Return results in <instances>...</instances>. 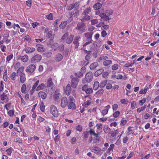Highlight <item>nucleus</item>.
<instances>
[{
	"label": "nucleus",
	"mask_w": 159,
	"mask_h": 159,
	"mask_svg": "<svg viewBox=\"0 0 159 159\" xmlns=\"http://www.w3.org/2000/svg\"><path fill=\"white\" fill-rule=\"evenodd\" d=\"M91 10L90 7H88L84 9L79 19L83 23L89 22L91 19Z\"/></svg>",
	"instance_id": "obj_1"
},
{
	"label": "nucleus",
	"mask_w": 159,
	"mask_h": 159,
	"mask_svg": "<svg viewBox=\"0 0 159 159\" xmlns=\"http://www.w3.org/2000/svg\"><path fill=\"white\" fill-rule=\"evenodd\" d=\"M73 37V35H69L68 33H66L62 36L61 40V42H66L67 43L70 44L72 42Z\"/></svg>",
	"instance_id": "obj_2"
},
{
	"label": "nucleus",
	"mask_w": 159,
	"mask_h": 159,
	"mask_svg": "<svg viewBox=\"0 0 159 159\" xmlns=\"http://www.w3.org/2000/svg\"><path fill=\"white\" fill-rule=\"evenodd\" d=\"M85 24L83 22H78L77 24V26L75 27V29L76 30H78L80 34H82L85 30Z\"/></svg>",
	"instance_id": "obj_3"
},
{
	"label": "nucleus",
	"mask_w": 159,
	"mask_h": 159,
	"mask_svg": "<svg viewBox=\"0 0 159 159\" xmlns=\"http://www.w3.org/2000/svg\"><path fill=\"white\" fill-rule=\"evenodd\" d=\"M93 77V73L91 72H89L86 73L85 75L84 80H83V82H90L92 80Z\"/></svg>",
	"instance_id": "obj_4"
},
{
	"label": "nucleus",
	"mask_w": 159,
	"mask_h": 159,
	"mask_svg": "<svg viewBox=\"0 0 159 159\" xmlns=\"http://www.w3.org/2000/svg\"><path fill=\"white\" fill-rule=\"evenodd\" d=\"M50 112L55 117H57L58 116V111L56 106L54 105L51 106Z\"/></svg>",
	"instance_id": "obj_5"
},
{
	"label": "nucleus",
	"mask_w": 159,
	"mask_h": 159,
	"mask_svg": "<svg viewBox=\"0 0 159 159\" xmlns=\"http://www.w3.org/2000/svg\"><path fill=\"white\" fill-rule=\"evenodd\" d=\"M41 59V56L40 55L37 54L32 57L31 60V61L33 63L39 62Z\"/></svg>",
	"instance_id": "obj_6"
},
{
	"label": "nucleus",
	"mask_w": 159,
	"mask_h": 159,
	"mask_svg": "<svg viewBox=\"0 0 159 159\" xmlns=\"http://www.w3.org/2000/svg\"><path fill=\"white\" fill-rule=\"evenodd\" d=\"M79 82V80L77 78H73L72 79L70 83L71 86L73 88H76Z\"/></svg>",
	"instance_id": "obj_7"
},
{
	"label": "nucleus",
	"mask_w": 159,
	"mask_h": 159,
	"mask_svg": "<svg viewBox=\"0 0 159 159\" xmlns=\"http://www.w3.org/2000/svg\"><path fill=\"white\" fill-rule=\"evenodd\" d=\"M47 86L48 88H51L52 90H55V85L52 82L51 78H49L47 80Z\"/></svg>",
	"instance_id": "obj_8"
},
{
	"label": "nucleus",
	"mask_w": 159,
	"mask_h": 159,
	"mask_svg": "<svg viewBox=\"0 0 159 159\" xmlns=\"http://www.w3.org/2000/svg\"><path fill=\"white\" fill-rule=\"evenodd\" d=\"M68 104V101L66 97H64L61 98V106L62 108L65 107Z\"/></svg>",
	"instance_id": "obj_9"
},
{
	"label": "nucleus",
	"mask_w": 159,
	"mask_h": 159,
	"mask_svg": "<svg viewBox=\"0 0 159 159\" xmlns=\"http://www.w3.org/2000/svg\"><path fill=\"white\" fill-rule=\"evenodd\" d=\"M48 31V33L47 34V37L50 39V42L52 41L53 39L54 38V34H52V31L51 30L48 31V29L46 28L45 30V32Z\"/></svg>",
	"instance_id": "obj_10"
},
{
	"label": "nucleus",
	"mask_w": 159,
	"mask_h": 159,
	"mask_svg": "<svg viewBox=\"0 0 159 159\" xmlns=\"http://www.w3.org/2000/svg\"><path fill=\"white\" fill-rule=\"evenodd\" d=\"M36 69V66L34 64H30L27 67L26 71L27 72H29L31 73H33Z\"/></svg>",
	"instance_id": "obj_11"
},
{
	"label": "nucleus",
	"mask_w": 159,
	"mask_h": 159,
	"mask_svg": "<svg viewBox=\"0 0 159 159\" xmlns=\"http://www.w3.org/2000/svg\"><path fill=\"white\" fill-rule=\"evenodd\" d=\"M24 50L26 53L30 54L34 52L35 50V49L34 47H28L26 48Z\"/></svg>",
	"instance_id": "obj_12"
},
{
	"label": "nucleus",
	"mask_w": 159,
	"mask_h": 159,
	"mask_svg": "<svg viewBox=\"0 0 159 159\" xmlns=\"http://www.w3.org/2000/svg\"><path fill=\"white\" fill-rule=\"evenodd\" d=\"M93 34V32H89L84 34L85 37L87 39V41H93L92 37Z\"/></svg>",
	"instance_id": "obj_13"
},
{
	"label": "nucleus",
	"mask_w": 159,
	"mask_h": 159,
	"mask_svg": "<svg viewBox=\"0 0 159 159\" xmlns=\"http://www.w3.org/2000/svg\"><path fill=\"white\" fill-rule=\"evenodd\" d=\"M61 94L60 93L58 90H56L53 95V99L55 101H57L61 97Z\"/></svg>",
	"instance_id": "obj_14"
},
{
	"label": "nucleus",
	"mask_w": 159,
	"mask_h": 159,
	"mask_svg": "<svg viewBox=\"0 0 159 159\" xmlns=\"http://www.w3.org/2000/svg\"><path fill=\"white\" fill-rule=\"evenodd\" d=\"M72 13V12L70 11L68 13L66 14V16L68 18L67 20L68 23L71 22V21L73 20V17H72L73 15Z\"/></svg>",
	"instance_id": "obj_15"
},
{
	"label": "nucleus",
	"mask_w": 159,
	"mask_h": 159,
	"mask_svg": "<svg viewBox=\"0 0 159 159\" xmlns=\"http://www.w3.org/2000/svg\"><path fill=\"white\" fill-rule=\"evenodd\" d=\"M100 16L101 19L104 20H107L110 19L108 16V13L106 12V13H102L100 14Z\"/></svg>",
	"instance_id": "obj_16"
},
{
	"label": "nucleus",
	"mask_w": 159,
	"mask_h": 159,
	"mask_svg": "<svg viewBox=\"0 0 159 159\" xmlns=\"http://www.w3.org/2000/svg\"><path fill=\"white\" fill-rule=\"evenodd\" d=\"M38 96L43 99H46L47 96V94L42 91H41L38 93Z\"/></svg>",
	"instance_id": "obj_17"
},
{
	"label": "nucleus",
	"mask_w": 159,
	"mask_h": 159,
	"mask_svg": "<svg viewBox=\"0 0 159 159\" xmlns=\"http://www.w3.org/2000/svg\"><path fill=\"white\" fill-rule=\"evenodd\" d=\"M68 108L69 109L75 110L76 108L75 104L74 102H69L67 104Z\"/></svg>",
	"instance_id": "obj_18"
},
{
	"label": "nucleus",
	"mask_w": 159,
	"mask_h": 159,
	"mask_svg": "<svg viewBox=\"0 0 159 159\" xmlns=\"http://www.w3.org/2000/svg\"><path fill=\"white\" fill-rule=\"evenodd\" d=\"M71 91V88L70 85V84H68L66 88V93L67 95H69L70 94Z\"/></svg>",
	"instance_id": "obj_19"
},
{
	"label": "nucleus",
	"mask_w": 159,
	"mask_h": 159,
	"mask_svg": "<svg viewBox=\"0 0 159 159\" xmlns=\"http://www.w3.org/2000/svg\"><path fill=\"white\" fill-rule=\"evenodd\" d=\"M74 17L78 18L80 14V11L78 9H75V11H71Z\"/></svg>",
	"instance_id": "obj_20"
},
{
	"label": "nucleus",
	"mask_w": 159,
	"mask_h": 159,
	"mask_svg": "<svg viewBox=\"0 0 159 159\" xmlns=\"http://www.w3.org/2000/svg\"><path fill=\"white\" fill-rule=\"evenodd\" d=\"M89 132L90 133V134H93V135L97 137H98L99 135L100 134V133L98 132H97L96 133H95L94 130L93 129H91L89 131Z\"/></svg>",
	"instance_id": "obj_21"
},
{
	"label": "nucleus",
	"mask_w": 159,
	"mask_h": 159,
	"mask_svg": "<svg viewBox=\"0 0 159 159\" xmlns=\"http://www.w3.org/2000/svg\"><path fill=\"white\" fill-rule=\"evenodd\" d=\"M104 71V70L103 68H101L98 70L94 74V75L96 77H97L99 75L102 74Z\"/></svg>",
	"instance_id": "obj_22"
},
{
	"label": "nucleus",
	"mask_w": 159,
	"mask_h": 159,
	"mask_svg": "<svg viewBox=\"0 0 159 159\" xmlns=\"http://www.w3.org/2000/svg\"><path fill=\"white\" fill-rule=\"evenodd\" d=\"M63 58V56L60 53L57 54L56 56L55 60L56 61H61Z\"/></svg>",
	"instance_id": "obj_23"
},
{
	"label": "nucleus",
	"mask_w": 159,
	"mask_h": 159,
	"mask_svg": "<svg viewBox=\"0 0 159 159\" xmlns=\"http://www.w3.org/2000/svg\"><path fill=\"white\" fill-rule=\"evenodd\" d=\"M36 46L38 47L37 51L39 52H43L45 50V49L43 45L38 44Z\"/></svg>",
	"instance_id": "obj_24"
},
{
	"label": "nucleus",
	"mask_w": 159,
	"mask_h": 159,
	"mask_svg": "<svg viewBox=\"0 0 159 159\" xmlns=\"http://www.w3.org/2000/svg\"><path fill=\"white\" fill-rule=\"evenodd\" d=\"M98 66V64L97 62H94L91 64L90 66V68L91 70H93L95 69Z\"/></svg>",
	"instance_id": "obj_25"
},
{
	"label": "nucleus",
	"mask_w": 159,
	"mask_h": 159,
	"mask_svg": "<svg viewBox=\"0 0 159 159\" xmlns=\"http://www.w3.org/2000/svg\"><path fill=\"white\" fill-rule=\"evenodd\" d=\"M102 6V4L99 3H97L94 4L93 8L95 10H98L101 8Z\"/></svg>",
	"instance_id": "obj_26"
},
{
	"label": "nucleus",
	"mask_w": 159,
	"mask_h": 159,
	"mask_svg": "<svg viewBox=\"0 0 159 159\" xmlns=\"http://www.w3.org/2000/svg\"><path fill=\"white\" fill-rule=\"evenodd\" d=\"M20 76V82L22 83H24L26 80L25 73H22Z\"/></svg>",
	"instance_id": "obj_27"
},
{
	"label": "nucleus",
	"mask_w": 159,
	"mask_h": 159,
	"mask_svg": "<svg viewBox=\"0 0 159 159\" xmlns=\"http://www.w3.org/2000/svg\"><path fill=\"white\" fill-rule=\"evenodd\" d=\"M46 87V86L45 84L42 83L41 84L38 86L36 88V91H38L40 90H43Z\"/></svg>",
	"instance_id": "obj_28"
},
{
	"label": "nucleus",
	"mask_w": 159,
	"mask_h": 159,
	"mask_svg": "<svg viewBox=\"0 0 159 159\" xmlns=\"http://www.w3.org/2000/svg\"><path fill=\"white\" fill-rule=\"evenodd\" d=\"M24 69V68L23 66H21L18 69L17 71V73L18 74V76H20L22 73H24L23 72Z\"/></svg>",
	"instance_id": "obj_29"
},
{
	"label": "nucleus",
	"mask_w": 159,
	"mask_h": 159,
	"mask_svg": "<svg viewBox=\"0 0 159 159\" xmlns=\"http://www.w3.org/2000/svg\"><path fill=\"white\" fill-rule=\"evenodd\" d=\"M67 23V21H64L62 22L59 25V27L61 29L65 28Z\"/></svg>",
	"instance_id": "obj_30"
},
{
	"label": "nucleus",
	"mask_w": 159,
	"mask_h": 159,
	"mask_svg": "<svg viewBox=\"0 0 159 159\" xmlns=\"http://www.w3.org/2000/svg\"><path fill=\"white\" fill-rule=\"evenodd\" d=\"M21 91L22 93H26L27 92L28 90H26V85L25 84H24L22 85L21 89Z\"/></svg>",
	"instance_id": "obj_31"
},
{
	"label": "nucleus",
	"mask_w": 159,
	"mask_h": 159,
	"mask_svg": "<svg viewBox=\"0 0 159 159\" xmlns=\"http://www.w3.org/2000/svg\"><path fill=\"white\" fill-rule=\"evenodd\" d=\"M119 133V132L117 129L114 130H112V132L110 133V134H111V135L112 137H114L116 136V135Z\"/></svg>",
	"instance_id": "obj_32"
},
{
	"label": "nucleus",
	"mask_w": 159,
	"mask_h": 159,
	"mask_svg": "<svg viewBox=\"0 0 159 159\" xmlns=\"http://www.w3.org/2000/svg\"><path fill=\"white\" fill-rule=\"evenodd\" d=\"M90 150H91L92 152L96 153L97 151H100L101 149L98 147H94L91 148Z\"/></svg>",
	"instance_id": "obj_33"
},
{
	"label": "nucleus",
	"mask_w": 159,
	"mask_h": 159,
	"mask_svg": "<svg viewBox=\"0 0 159 159\" xmlns=\"http://www.w3.org/2000/svg\"><path fill=\"white\" fill-rule=\"evenodd\" d=\"M99 86V83L98 81L94 82L93 86V89L95 90H97Z\"/></svg>",
	"instance_id": "obj_34"
},
{
	"label": "nucleus",
	"mask_w": 159,
	"mask_h": 159,
	"mask_svg": "<svg viewBox=\"0 0 159 159\" xmlns=\"http://www.w3.org/2000/svg\"><path fill=\"white\" fill-rule=\"evenodd\" d=\"M112 63V61L111 60H107L103 62V65L105 66H107L111 64Z\"/></svg>",
	"instance_id": "obj_35"
},
{
	"label": "nucleus",
	"mask_w": 159,
	"mask_h": 159,
	"mask_svg": "<svg viewBox=\"0 0 159 159\" xmlns=\"http://www.w3.org/2000/svg\"><path fill=\"white\" fill-rule=\"evenodd\" d=\"M111 129L107 126H105L103 128V130L106 134H110Z\"/></svg>",
	"instance_id": "obj_36"
},
{
	"label": "nucleus",
	"mask_w": 159,
	"mask_h": 159,
	"mask_svg": "<svg viewBox=\"0 0 159 159\" xmlns=\"http://www.w3.org/2000/svg\"><path fill=\"white\" fill-rule=\"evenodd\" d=\"M16 76H19L18 74L17 75L16 72H13L11 73L10 76V78L12 80H15L16 78Z\"/></svg>",
	"instance_id": "obj_37"
},
{
	"label": "nucleus",
	"mask_w": 159,
	"mask_h": 159,
	"mask_svg": "<svg viewBox=\"0 0 159 159\" xmlns=\"http://www.w3.org/2000/svg\"><path fill=\"white\" fill-rule=\"evenodd\" d=\"M12 151H13V149L11 147L8 148L6 150V151L7 152V154L9 156H11V153Z\"/></svg>",
	"instance_id": "obj_38"
},
{
	"label": "nucleus",
	"mask_w": 159,
	"mask_h": 159,
	"mask_svg": "<svg viewBox=\"0 0 159 159\" xmlns=\"http://www.w3.org/2000/svg\"><path fill=\"white\" fill-rule=\"evenodd\" d=\"M85 51L87 52V55L85 57V60H88L89 61V60L91 58V55L90 54V51H88L86 50H85Z\"/></svg>",
	"instance_id": "obj_39"
},
{
	"label": "nucleus",
	"mask_w": 159,
	"mask_h": 159,
	"mask_svg": "<svg viewBox=\"0 0 159 159\" xmlns=\"http://www.w3.org/2000/svg\"><path fill=\"white\" fill-rule=\"evenodd\" d=\"M108 59V57L106 55L102 56L99 58V61L101 60H106Z\"/></svg>",
	"instance_id": "obj_40"
},
{
	"label": "nucleus",
	"mask_w": 159,
	"mask_h": 159,
	"mask_svg": "<svg viewBox=\"0 0 159 159\" xmlns=\"http://www.w3.org/2000/svg\"><path fill=\"white\" fill-rule=\"evenodd\" d=\"M91 103V101H90L88 100L84 103L83 104V106L84 107H86L90 104Z\"/></svg>",
	"instance_id": "obj_41"
},
{
	"label": "nucleus",
	"mask_w": 159,
	"mask_h": 159,
	"mask_svg": "<svg viewBox=\"0 0 159 159\" xmlns=\"http://www.w3.org/2000/svg\"><path fill=\"white\" fill-rule=\"evenodd\" d=\"M28 59V56L25 55L22 57L21 60L23 62H26L27 61Z\"/></svg>",
	"instance_id": "obj_42"
},
{
	"label": "nucleus",
	"mask_w": 159,
	"mask_h": 159,
	"mask_svg": "<svg viewBox=\"0 0 159 159\" xmlns=\"http://www.w3.org/2000/svg\"><path fill=\"white\" fill-rule=\"evenodd\" d=\"M107 80H104L101 82L100 85V87L101 88H103L107 84Z\"/></svg>",
	"instance_id": "obj_43"
},
{
	"label": "nucleus",
	"mask_w": 159,
	"mask_h": 159,
	"mask_svg": "<svg viewBox=\"0 0 159 159\" xmlns=\"http://www.w3.org/2000/svg\"><path fill=\"white\" fill-rule=\"evenodd\" d=\"M146 98H143V99L139 101V104L140 106H142L146 102Z\"/></svg>",
	"instance_id": "obj_44"
},
{
	"label": "nucleus",
	"mask_w": 159,
	"mask_h": 159,
	"mask_svg": "<svg viewBox=\"0 0 159 159\" xmlns=\"http://www.w3.org/2000/svg\"><path fill=\"white\" fill-rule=\"evenodd\" d=\"M146 107V105H144L143 107H141V108H138L137 109V111L139 113H140L142 111H143Z\"/></svg>",
	"instance_id": "obj_45"
},
{
	"label": "nucleus",
	"mask_w": 159,
	"mask_h": 159,
	"mask_svg": "<svg viewBox=\"0 0 159 159\" xmlns=\"http://www.w3.org/2000/svg\"><path fill=\"white\" fill-rule=\"evenodd\" d=\"M14 141L16 142H18L20 143H22V140L19 137L14 139Z\"/></svg>",
	"instance_id": "obj_46"
},
{
	"label": "nucleus",
	"mask_w": 159,
	"mask_h": 159,
	"mask_svg": "<svg viewBox=\"0 0 159 159\" xmlns=\"http://www.w3.org/2000/svg\"><path fill=\"white\" fill-rule=\"evenodd\" d=\"M75 75L76 76H77L78 77H81L83 75V73L82 72H79L77 73H76L75 74Z\"/></svg>",
	"instance_id": "obj_47"
},
{
	"label": "nucleus",
	"mask_w": 159,
	"mask_h": 159,
	"mask_svg": "<svg viewBox=\"0 0 159 159\" xmlns=\"http://www.w3.org/2000/svg\"><path fill=\"white\" fill-rule=\"evenodd\" d=\"M120 113V111H116L113 114V116L114 117L116 118L119 116Z\"/></svg>",
	"instance_id": "obj_48"
},
{
	"label": "nucleus",
	"mask_w": 159,
	"mask_h": 159,
	"mask_svg": "<svg viewBox=\"0 0 159 159\" xmlns=\"http://www.w3.org/2000/svg\"><path fill=\"white\" fill-rule=\"evenodd\" d=\"M127 120H125L124 118H122L121 121L120 125L121 126H123L125 125L127 123Z\"/></svg>",
	"instance_id": "obj_49"
},
{
	"label": "nucleus",
	"mask_w": 159,
	"mask_h": 159,
	"mask_svg": "<svg viewBox=\"0 0 159 159\" xmlns=\"http://www.w3.org/2000/svg\"><path fill=\"white\" fill-rule=\"evenodd\" d=\"M25 39L28 41L30 42L32 40V38L30 37L27 34L25 37Z\"/></svg>",
	"instance_id": "obj_50"
},
{
	"label": "nucleus",
	"mask_w": 159,
	"mask_h": 159,
	"mask_svg": "<svg viewBox=\"0 0 159 159\" xmlns=\"http://www.w3.org/2000/svg\"><path fill=\"white\" fill-rule=\"evenodd\" d=\"M136 105V102L135 101H133L131 103V108L134 109L135 108V106Z\"/></svg>",
	"instance_id": "obj_51"
},
{
	"label": "nucleus",
	"mask_w": 159,
	"mask_h": 159,
	"mask_svg": "<svg viewBox=\"0 0 159 159\" xmlns=\"http://www.w3.org/2000/svg\"><path fill=\"white\" fill-rule=\"evenodd\" d=\"M45 106L43 102H42L40 104V108L41 111L43 112L44 111Z\"/></svg>",
	"instance_id": "obj_52"
},
{
	"label": "nucleus",
	"mask_w": 159,
	"mask_h": 159,
	"mask_svg": "<svg viewBox=\"0 0 159 159\" xmlns=\"http://www.w3.org/2000/svg\"><path fill=\"white\" fill-rule=\"evenodd\" d=\"M13 54H11L10 55L7 56L6 58L7 61L9 62L13 58Z\"/></svg>",
	"instance_id": "obj_53"
},
{
	"label": "nucleus",
	"mask_w": 159,
	"mask_h": 159,
	"mask_svg": "<svg viewBox=\"0 0 159 159\" xmlns=\"http://www.w3.org/2000/svg\"><path fill=\"white\" fill-rule=\"evenodd\" d=\"M7 96L6 94L3 93L1 95V99L3 101L6 99Z\"/></svg>",
	"instance_id": "obj_54"
},
{
	"label": "nucleus",
	"mask_w": 159,
	"mask_h": 159,
	"mask_svg": "<svg viewBox=\"0 0 159 159\" xmlns=\"http://www.w3.org/2000/svg\"><path fill=\"white\" fill-rule=\"evenodd\" d=\"M119 65L117 64H115L112 65V69L113 70H116L118 69Z\"/></svg>",
	"instance_id": "obj_55"
},
{
	"label": "nucleus",
	"mask_w": 159,
	"mask_h": 159,
	"mask_svg": "<svg viewBox=\"0 0 159 159\" xmlns=\"http://www.w3.org/2000/svg\"><path fill=\"white\" fill-rule=\"evenodd\" d=\"M82 127L81 125H78L76 127V129L79 132H81L82 130Z\"/></svg>",
	"instance_id": "obj_56"
},
{
	"label": "nucleus",
	"mask_w": 159,
	"mask_h": 159,
	"mask_svg": "<svg viewBox=\"0 0 159 159\" xmlns=\"http://www.w3.org/2000/svg\"><path fill=\"white\" fill-rule=\"evenodd\" d=\"M79 41H76V40H74L73 43L75 45V48H77L79 45Z\"/></svg>",
	"instance_id": "obj_57"
},
{
	"label": "nucleus",
	"mask_w": 159,
	"mask_h": 159,
	"mask_svg": "<svg viewBox=\"0 0 159 159\" xmlns=\"http://www.w3.org/2000/svg\"><path fill=\"white\" fill-rule=\"evenodd\" d=\"M132 131L131 127L130 126L128 128V131L126 133L127 135L129 136L131 134H132Z\"/></svg>",
	"instance_id": "obj_58"
},
{
	"label": "nucleus",
	"mask_w": 159,
	"mask_h": 159,
	"mask_svg": "<svg viewBox=\"0 0 159 159\" xmlns=\"http://www.w3.org/2000/svg\"><path fill=\"white\" fill-rule=\"evenodd\" d=\"M39 82V80H37L36 82L34 84L32 87V89L34 90L35 89L37 86L38 85Z\"/></svg>",
	"instance_id": "obj_59"
},
{
	"label": "nucleus",
	"mask_w": 159,
	"mask_h": 159,
	"mask_svg": "<svg viewBox=\"0 0 159 159\" xmlns=\"http://www.w3.org/2000/svg\"><path fill=\"white\" fill-rule=\"evenodd\" d=\"M89 63V61L88 60H85L82 62V64L84 66H86Z\"/></svg>",
	"instance_id": "obj_60"
},
{
	"label": "nucleus",
	"mask_w": 159,
	"mask_h": 159,
	"mask_svg": "<svg viewBox=\"0 0 159 159\" xmlns=\"http://www.w3.org/2000/svg\"><path fill=\"white\" fill-rule=\"evenodd\" d=\"M67 8V10L69 11H70L74 8V6H73V4H70L69 6H68Z\"/></svg>",
	"instance_id": "obj_61"
},
{
	"label": "nucleus",
	"mask_w": 159,
	"mask_h": 159,
	"mask_svg": "<svg viewBox=\"0 0 159 159\" xmlns=\"http://www.w3.org/2000/svg\"><path fill=\"white\" fill-rule=\"evenodd\" d=\"M147 91V89H142L139 91L140 94H145Z\"/></svg>",
	"instance_id": "obj_62"
},
{
	"label": "nucleus",
	"mask_w": 159,
	"mask_h": 159,
	"mask_svg": "<svg viewBox=\"0 0 159 159\" xmlns=\"http://www.w3.org/2000/svg\"><path fill=\"white\" fill-rule=\"evenodd\" d=\"M7 114L10 116H12L14 114V111L12 110H10L8 112Z\"/></svg>",
	"instance_id": "obj_63"
},
{
	"label": "nucleus",
	"mask_w": 159,
	"mask_h": 159,
	"mask_svg": "<svg viewBox=\"0 0 159 159\" xmlns=\"http://www.w3.org/2000/svg\"><path fill=\"white\" fill-rule=\"evenodd\" d=\"M93 90L91 88H89L86 91L85 93H93Z\"/></svg>",
	"instance_id": "obj_64"
}]
</instances>
